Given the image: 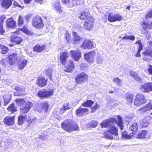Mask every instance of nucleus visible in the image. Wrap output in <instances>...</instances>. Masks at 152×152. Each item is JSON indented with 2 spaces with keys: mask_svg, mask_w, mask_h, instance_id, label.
<instances>
[{
  "mask_svg": "<svg viewBox=\"0 0 152 152\" xmlns=\"http://www.w3.org/2000/svg\"><path fill=\"white\" fill-rule=\"evenodd\" d=\"M70 108L69 107V103L64 104L62 107L60 109L61 112L64 113L66 110H69Z\"/></svg>",
  "mask_w": 152,
  "mask_h": 152,
  "instance_id": "49",
  "label": "nucleus"
},
{
  "mask_svg": "<svg viewBox=\"0 0 152 152\" xmlns=\"http://www.w3.org/2000/svg\"><path fill=\"white\" fill-rule=\"evenodd\" d=\"M27 62V61L25 59L20 61L18 65V69L22 70L24 69L26 66Z\"/></svg>",
  "mask_w": 152,
  "mask_h": 152,
  "instance_id": "39",
  "label": "nucleus"
},
{
  "mask_svg": "<svg viewBox=\"0 0 152 152\" xmlns=\"http://www.w3.org/2000/svg\"><path fill=\"white\" fill-rule=\"evenodd\" d=\"M37 3H39L41 4L43 3V0H34Z\"/></svg>",
  "mask_w": 152,
  "mask_h": 152,
  "instance_id": "64",
  "label": "nucleus"
},
{
  "mask_svg": "<svg viewBox=\"0 0 152 152\" xmlns=\"http://www.w3.org/2000/svg\"><path fill=\"white\" fill-rule=\"evenodd\" d=\"M140 25L142 28L144 34L147 35L150 33L149 30L152 29V20L148 22L143 21Z\"/></svg>",
  "mask_w": 152,
  "mask_h": 152,
  "instance_id": "10",
  "label": "nucleus"
},
{
  "mask_svg": "<svg viewBox=\"0 0 152 152\" xmlns=\"http://www.w3.org/2000/svg\"><path fill=\"white\" fill-rule=\"evenodd\" d=\"M61 126L63 129L68 132L79 130L77 123L70 119H67L62 123Z\"/></svg>",
  "mask_w": 152,
  "mask_h": 152,
  "instance_id": "2",
  "label": "nucleus"
},
{
  "mask_svg": "<svg viewBox=\"0 0 152 152\" xmlns=\"http://www.w3.org/2000/svg\"><path fill=\"white\" fill-rule=\"evenodd\" d=\"M138 129L137 123L136 122L132 123L129 127V130L131 131V134L134 136L137 132Z\"/></svg>",
  "mask_w": 152,
  "mask_h": 152,
  "instance_id": "35",
  "label": "nucleus"
},
{
  "mask_svg": "<svg viewBox=\"0 0 152 152\" xmlns=\"http://www.w3.org/2000/svg\"><path fill=\"white\" fill-rule=\"evenodd\" d=\"M126 100L127 104L131 105L134 99V95L133 94L130 93H127L125 95Z\"/></svg>",
  "mask_w": 152,
  "mask_h": 152,
  "instance_id": "34",
  "label": "nucleus"
},
{
  "mask_svg": "<svg viewBox=\"0 0 152 152\" xmlns=\"http://www.w3.org/2000/svg\"><path fill=\"white\" fill-rule=\"evenodd\" d=\"M65 38L67 42L69 43L72 40V37L71 34L67 31L64 34Z\"/></svg>",
  "mask_w": 152,
  "mask_h": 152,
  "instance_id": "48",
  "label": "nucleus"
},
{
  "mask_svg": "<svg viewBox=\"0 0 152 152\" xmlns=\"http://www.w3.org/2000/svg\"><path fill=\"white\" fill-rule=\"evenodd\" d=\"M6 17L4 15L0 16V35H3L5 31L4 27V22Z\"/></svg>",
  "mask_w": 152,
  "mask_h": 152,
  "instance_id": "33",
  "label": "nucleus"
},
{
  "mask_svg": "<svg viewBox=\"0 0 152 152\" xmlns=\"http://www.w3.org/2000/svg\"><path fill=\"white\" fill-rule=\"evenodd\" d=\"M5 24L8 28L15 29L16 27V21L12 17L7 19Z\"/></svg>",
  "mask_w": 152,
  "mask_h": 152,
  "instance_id": "26",
  "label": "nucleus"
},
{
  "mask_svg": "<svg viewBox=\"0 0 152 152\" xmlns=\"http://www.w3.org/2000/svg\"><path fill=\"white\" fill-rule=\"evenodd\" d=\"M91 17H93L90 15V13L89 11L85 10L80 12L78 16V18L81 20H88Z\"/></svg>",
  "mask_w": 152,
  "mask_h": 152,
  "instance_id": "23",
  "label": "nucleus"
},
{
  "mask_svg": "<svg viewBox=\"0 0 152 152\" xmlns=\"http://www.w3.org/2000/svg\"><path fill=\"white\" fill-rule=\"evenodd\" d=\"M140 91L143 93H148L152 91V83L148 82L140 86Z\"/></svg>",
  "mask_w": 152,
  "mask_h": 152,
  "instance_id": "18",
  "label": "nucleus"
},
{
  "mask_svg": "<svg viewBox=\"0 0 152 152\" xmlns=\"http://www.w3.org/2000/svg\"><path fill=\"white\" fill-rule=\"evenodd\" d=\"M7 58L8 59L7 63L10 66L14 65L17 61L18 58V55L16 53L8 54Z\"/></svg>",
  "mask_w": 152,
  "mask_h": 152,
  "instance_id": "13",
  "label": "nucleus"
},
{
  "mask_svg": "<svg viewBox=\"0 0 152 152\" xmlns=\"http://www.w3.org/2000/svg\"><path fill=\"white\" fill-rule=\"evenodd\" d=\"M152 110V101H151L145 106L140 108L138 110L140 113H143L146 112H150Z\"/></svg>",
  "mask_w": 152,
  "mask_h": 152,
  "instance_id": "21",
  "label": "nucleus"
},
{
  "mask_svg": "<svg viewBox=\"0 0 152 152\" xmlns=\"http://www.w3.org/2000/svg\"><path fill=\"white\" fill-rule=\"evenodd\" d=\"M31 103L30 102H27L22 104L20 109V114L24 115L27 113L31 108Z\"/></svg>",
  "mask_w": 152,
  "mask_h": 152,
  "instance_id": "16",
  "label": "nucleus"
},
{
  "mask_svg": "<svg viewBox=\"0 0 152 152\" xmlns=\"http://www.w3.org/2000/svg\"><path fill=\"white\" fill-rule=\"evenodd\" d=\"M45 73L46 75L48 77L49 80H53V79L52 75V71L49 70H47L46 71Z\"/></svg>",
  "mask_w": 152,
  "mask_h": 152,
  "instance_id": "53",
  "label": "nucleus"
},
{
  "mask_svg": "<svg viewBox=\"0 0 152 152\" xmlns=\"http://www.w3.org/2000/svg\"><path fill=\"white\" fill-rule=\"evenodd\" d=\"M1 6L5 9H9L12 5L13 0H0Z\"/></svg>",
  "mask_w": 152,
  "mask_h": 152,
  "instance_id": "30",
  "label": "nucleus"
},
{
  "mask_svg": "<svg viewBox=\"0 0 152 152\" xmlns=\"http://www.w3.org/2000/svg\"><path fill=\"white\" fill-rule=\"evenodd\" d=\"M95 53V51H93L85 53L84 55L85 60L89 63H93L94 61Z\"/></svg>",
  "mask_w": 152,
  "mask_h": 152,
  "instance_id": "19",
  "label": "nucleus"
},
{
  "mask_svg": "<svg viewBox=\"0 0 152 152\" xmlns=\"http://www.w3.org/2000/svg\"><path fill=\"white\" fill-rule=\"evenodd\" d=\"M53 89L50 88L47 90L46 89H43L39 91L37 96L41 99L49 98L53 95Z\"/></svg>",
  "mask_w": 152,
  "mask_h": 152,
  "instance_id": "4",
  "label": "nucleus"
},
{
  "mask_svg": "<svg viewBox=\"0 0 152 152\" xmlns=\"http://www.w3.org/2000/svg\"><path fill=\"white\" fill-rule=\"evenodd\" d=\"M113 81L114 83L119 85H120L121 83V80L118 77L113 78Z\"/></svg>",
  "mask_w": 152,
  "mask_h": 152,
  "instance_id": "55",
  "label": "nucleus"
},
{
  "mask_svg": "<svg viewBox=\"0 0 152 152\" xmlns=\"http://www.w3.org/2000/svg\"><path fill=\"white\" fill-rule=\"evenodd\" d=\"M89 126L93 128L96 127L97 125V122L96 121H92L89 123Z\"/></svg>",
  "mask_w": 152,
  "mask_h": 152,
  "instance_id": "59",
  "label": "nucleus"
},
{
  "mask_svg": "<svg viewBox=\"0 0 152 152\" xmlns=\"http://www.w3.org/2000/svg\"><path fill=\"white\" fill-rule=\"evenodd\" d=\"M20 31L28 36H31L34 34L33 32L28 29V26L26 24L23 26L21 28H17L15 31L12 32L11 33L19 34Z\"/></svg>",
  "mask_w": 152,
  "mask_h": 152,
  "instance_id": "9",
  "label": "nucleus"
},
{
  "mask_svg": "<svg viewBox=\"0 0 152 152\" xmlns=\"http://www.w3.org/2000/svg\"><path fill=\"white\" fill-rule=\"evenodd\" d=\"M130 75L131 77L135 80L138 81L141 80V79L140 77L135 72L131 71L130 72Z\"/></svg>",
  "mask_w": 152,
  "mask_h": 152,
  "instance_id": "45",
  "label": "nucleus"
},
{
  "mask_svg": "<svg viewBox=\"0 0 152 152\" xmlns=\"http://www.w3.org/2000/svg\"><path fill=\"white\" fill-rule=\"evenodd\" d=\"M0 49L1 50V53L3 54H7L9 50V49L8 47L0 44Z\"/></svg>",
  "mask_w": 152,
  "mask_h": 152,
  "instance_id": "42",
  "label": "nucleus"
},
{
  "mask_svg": "<svg viewBox=\"0 0 152 152\" xmlns=\"http://www.w3.org/2000/svg\"><path fill=\"white\" fill-rule=\"evenodd\" d=\"M88 79V75L83 72L77 74L75 77V83L77 84L85 83Z\"/></svg>",
  "mask_w": 152,
  "mask_h": 152,
  "instance_id": "6",
  "label": "nucleus"
},
{
  "mask_svg": "<svg viewBox=\"0 0 152 152\" xmlns=\"http://www.w3.org/2000/svg\"><path fill=\"white\" fill-rule=\"evenodd\" d=\"M147 102V100L144 94L140 93H137L135 96L134 105L136 107H139L142 105H144Z\"/></svg>",
  "mask_w": 152,
  "mask_h": 152,
  "instance_id": "5",
  "label": "nucleus"
},
{
  "mask_svg": "<svg viewBox=\"0 0 152 152\" xmlns=\"http://www.w3.org/2000/svg\"><path fill=\"white\" fill-rule=\"evenodd\" d=\"M66 68L64 70V72H71L75 68L74 63L73 61L69 60L68 61L67 66Z\"/></svg>",
  "mask_w": 152,
  "mask_h": 152,
  "instance_id": "28",
  "label": "nucleus"
},
{
  "mask_svg": "<svg viewBox=\"0 0 152 152\" xmlns=\"http://www.w3.org/2000/svg\"><path fill=\"white\" fill-rule=\"evenodd\" d=\"M15 91L14 92V96L21 97L25 96L26 88L23 86L18 84L15 86L14 88Z\"/></svg>",
  "mask_w": 152,
  "mask_h": 152,
  "instance_id": "7",
  "label": "nucleus"
},
{
  "mask_svg": "<svg viewBox=\"0 0 152 152\" xmlns=\"http://www.w3.org/2000/svg\"><path fill=\"white\" fill-rule=\"evenodd\" d=\"M122 39L128 40L130 39L132 41H133L135 39L134 36L133 35L128 36L126 35L124 36L122 38Z\"/></svg>",
  "mask_w": 152,
  "mask_h": 152,
  "instance_id": "52",
  "label": "nucleus"
},
{
  "mask_svg": "<svg viewBox=\"0 0 152 152\" xmlns=\"http://www.w3.org/2000/svg\"><path fill=\"white\" fill-rule=\"evenodd\" d=\"M142 59L145 61H148L152 58V49L147 48L142 52Z\"/></svg>",
  "mask_w": 152,
  "mask_h": 152,
  "instance_id": "15",
  "label": "nucleus"
},
{
  "mask_svg": "<svg viewBox=\"0 0 152 152\" xmlns=\"http://www.w3.org/2000/svg\"><path fill=\"white\" fill-rule=\"evenodd\" d=\"M145 17V19L152 18V9L149 10Z\"/></svg>",
  "mask_w": 152,
  "mask_h": 152,
  "instance_id": "57",
  "label": "nucleus"
},
{
  "mask_svg": "<svg viewBox=\"0 0 152 152\" xmlns=\"http://www.w3.org/2000/svg\"><path fill=\"white\" fill-rule=\"evenodd\" d=\"M70 53L71 57L75 61H78L82 57L81 52L79 50H71Z\"/></svg>",
  "mask_w": 152,
  "mask_h": 152,
  "instance_id": "24",
  "label": "nucleus"
},
{
  "mask_svg": "<svg viewBox=\"0 0 152 152\" xmlns=\"http://www.w3.org/2000/svg\"><path fill=\"white\" fill-rule=\"evenodd\" d=\"M26 119L25 116L19 115L18 117V123L19 125H22Z\"/></svg>",
  "mask_w": 152,
  "mask_h": 152,
  "instance_id": "47",
  "label": "nucleus"
},
{
  "mask_svg": "<svg viewBox=\"0 0 152 152\" xmlns=\"http://www.w3.org/2000/svg\"><path fill=\"white\" fill-rule=\"evenodd\" d=\"M94 103V102L91 100H87L85 102L82 103L81 105L85 107H91Z\"/></svg>",
  "mask_w": 152,
  "mask_h": 152,
  "instance_id": "41",
  "label": "nucleus"
},
{
  "mask_svg": "<svg viewBox=\"0 0 152 152\" xmlns=\"http://www.w3.org/2000/svg\"><path fill=\"white\" fill-rule=\"evenodd\" d=\"M32 0H23L24 2L26 4H29Z\"/></svg>",
  "mask_w": 152,
  "mask_h": 152,
  "instance_id": "63",
  "label": "nucleus"
},
{
  "mask_svg": "<svg viewBox=\"0 0 152 152\" xmlns=\"http://www.w3.org/2000/svg\"><path fill=\"white\" fill-rule=\"evenodd\" d=\"M15 101L17 104H22L23 103L24 104L26 102L24 99L23 98H18L15 99Z\"/></svg>",
  "mask_w": 152,
  "mask_h": 152,
  "instance_id": "56",
  "label": "nucleus"
},
{
  "mask_svg": "<svg viewBox=\"0 0 152 152\" xmlns=\"http://www.w3.org/2000/svg\"><path fill=\"white\" fill-rule=\"evenodd\" d=\"M31 23L32 26L37 28H41L44 26V24L41 18L38 16H36L33 18Z\"/></svg>",
  "mask_w": 152,
  "mask_h": 152,
  "instance_id": "11",
  "label": "nucleus"
},
{
  "mask_svg": "<svg viewBox=\"0 0 152 152\" xmlns=\"http://www.w3.org/2000/svg\"><path fill=\"white\" fill-rule=\"evenodd\" d=\"M89 112L88 109L86 108H83L80 107L75 110V114L77 116H83L88 114Z\"/></svg>",
  "mask_w": 152,
  "mask_h": 152,
  "instance_id": "22",
  "label": "nucleus"
},
{
  "mask_svg": "<svg viewBox=\"0 0 152 152\" xmlns=\"http://www.w3.org/2000/svg\"><path fill=\"white\" fill-rule=\"evenodd\" d=\"M53 7L54 9L56 10L57 13L61 14L63 12V10L62 9L60 1H55L53 5Z\"/></svg>",
  "mask_w": 152,
  "mask_h": 152,
  "instance_id": "32",
  "label": "nucleus"
},
{
  "mask_svg": "<svg viewBox=\"0 0 152 152\" xmlns=\"http://www.w3.org/2000/svg\"><path fill=\"white\" fill-rule=\"evenodd\" d=\"M135 44H137L138 46L137 47V50L135 56L136 57H141L140 52L142 50L143 48V45L140 40H137L135 42Z\"/></svg>",
  "mask_w": 152,
  "mask_h": 152,
  "instance_id": "36",
  "label": "nucleus"
},
{
  "mask_svg": "<svg viewBox=\"0 0 152 152\" xmlns=\"http://www.w3.org/2000/svg\"><path fill=\"white\" fill-rule=\"evenodd\" d=\"M121 135L122 137L125 138L126 139H129L132 138V134H127V132L126 131H124L122 133Z\"/></svg>",
  "mask_w": 152,
  "mask_h": 152,
  "instance_id": "51",
  "label": "nucleus"
},
{
  "mask_svg": "<svg viewBox=\"0 0 152 152\" xmlns=\"http://www.w3.org/2000/svg\"><path fill=\"white\" fill-rule=\"evenodd\" d=\"M99 107V105L97 103H96L92 107H91V113H94L96 111V110L98 109Z\"/></svg>",
  "mask_w": 152,
  "mask_h": 152,
  "instance_id": "50",
  "label": "nucleus"
},
{
  "mask_svg": "<svg viewBox=\"0 0 152 152\" xmlns=\"http://www.w3.org/2000/svg\"><path fill=\"white\" fill-rule=\"evenodd\" d=\"M117 119L114 118H111L108 119H106L103 121L100 124L102 128H107L110 126V123H115L119 126L121 130H122L124 128V123L123 119L119 115L116 116Z\"/></svg>",
  "mask_w": 152,
  "mask_h": 152,
  "instance_id": "1",
  "label": "nucleus"
},
{
  "mask_svg": "<svg viewBox=\"0 0 152 152\" xmlns=\"http://www.w3.org/2000/svg\"><path fill=\"white\" fill-rule=\"evenodd\" d=\"M7 110L11 114L14 113L17 110L16 107L15 106L14 103H12L9 105L7 108Z\"/></svg>",
  "mask_w": 152,
  "mask_h": 152,
  "instance_id": "38",
  "label": "nucleus"
},
{
  "mask_svg": "<svg viewBox=\"0 0 152 152\" xmlns=\"http://www.w3.org/2000/svg\"><path fill=\"white\" fill-rule=\"evenodd\" d=\"M72 42L74 44H79L82 41L83 39L75 31L72 32Z\"/></svg>",
  "mask_w": 152,
  "mask_h": 152,
  "instance_id": "27",
  "label": "nucleus"
},
{
  "mask_svg": "<svg viewBox=\"0 0 152 152\" xmlns=\"http://www.w3.org/2000/svg\"><path fill=\"white\" fill-rule=\"evenodd\" d=\"M46 45L45 44L41 45L39 44H36L33 48V52L40 53L44 51L45 50Z\"/></svg>",
  "mask_w": 152,
  "mask_h": 152,
  "instance_id": "31",
  "label": "nucleus"
},
{
  "mask_svg": "<svg viewBox=\"0 0 152 152\" xmlns=\"http://www.w3.org/2000/svg\"><path fill=\"white\" fill-rule=\"evenodd\" d=\"M149 124V121L146 117L141 120L140 121V125L142 128L146 127Z\"/></svg>",
  "mask_w": 152,
  "mask_h": 152,
  "instance_id": "37",
  "label": "nucleus"
},
{
  "mask_svg": "<svg viewBox=\"0 0 152 152\" xmlns=\"http://www.w3.org/2000/svg\"><path fill=\"white\" fill-rule=\"evenodd\" d=\"M48 79L44 76H38L36 80V84L40 88H42L46 86L48 83Z\"/></svg>",
  "mask_w": 152,
  "mask_h": 152,
  "instance_id": "17",
  "label": "nucleus"
},
{
  "mask_svg": "<svg viewBox=\"0 0 152 152\" xmlns=\"http://www.w3.org/2000/svg\"><path fill=\"white\" fill-rule=\"evenodd\" d=\"M11 99V96L10 94H7L3 97L4 105L6 106L10 102Z\"/></svg>",
  "mask_w": 152,
  "mask_h": 152,
  "instance_id": "40",
  "label": "nucleus"
},
{
  "mask_svg": "<svg viewBox=\"0 0 152 152\" xmlns=\"http://www.w3.org/2000/svg\"><path fill=\"white\" fill-rule=\"evenodd\" d=\"M91 18L86 20L83 23V27L85 30L90 31L94 26V19L93 17Z\"/></svg>",
  "mask_w": 152,
  "mask_h": 152,
  "instance_id": "14",
  "label": "nucleus"
},
{
  "mask_svg": "<svg viewBox=\"0 0 152 152\" xmlns=\"http://www.w3.org/2000/svg\"><path fill=\"white\" fill-rule=\"evenodd\" d=\"M70 0H61V2L63 4H66L70 3Z\"/></svg>",
  "mask_w": 152,
  "mask_h": 152,
  "instance_id": "62",
  "label": "nucleus"
},
{
  "mask_svg": "<svg viewBox=\"0 0 152 152\" xmlns=\"http://www.w3.org/2000/svg\"><path fill=\"white\" fill-rule=\"evenodd\" d=\"M45 73L46 75L48 77L49 80H53V79L52 75V71L49 70H47L46 71Z\"/></svg>",
  "mask_w": 152,
  "mask_h": 152,
  "instance_id": "54",
  "label": "nucleus"
},
{
  "mask_svg": "<svg viewBox=\"0 0 152 152\" xmlns=\"http://www.w3.org/2000/svg\"><path fill=\"white\" fill-rule=\"evenodd\" d=\"M118 134V128L113 126H110L109 129L104 132V137L111 140H113V135L117 137Z\"/></svg>",
  "mask_w": 152,
  "mask_h": 152,
  "instance_id": "3",
  "label": "nucleus"
},
{
  "mask_svg": "<svg viewBox=\"0 0 152 152\" xmlns=\"http://www.w3.org/2000/svg\"><path fill=\"white\" fill-rule=\"evenodd\" d=\"M15 116H10L7 115L3 119V122L7 126H13L15 124Z\"/></svg>",
  "mask_w": 152,
  "mask_h": 152,
  "instance_id": "20",
  "label": "nucleus"
},
{
  "mask_svg": "<svg viewBox=\"0 0 152 152\" xmlns=\"http://www.w3.org/2000/svg\"><path fill=\"white\" fill-rule=\"evenodd\" d=\"M13 5L15 7H18L22 8H24L23 6H21L16 1H14L13 2Z\"/></svg>",
  "mask_w": 152,
  "mask_h": 152,
  "instance_id": "60",
  "label": "nucleus"
},
{
  "mask_svg": "<svg viewBox=\"0 0 152 152\" xmlns=\"http://www.w3.org/2000/svg\"><path fill=\"white\" fill-rule=\"evenodd\" d=\"M147 131L146 130H142L138 133L137 135V138L140 139H143L145 138L147 134Z\"/></svg>",
  "mask_w": 152,
  "mask_h": 152,
  "instance_id": "43",
  "label": "nucleus"
},
{
  "mask_svg": "<svg viewBox=\"0 0 152 152\" xmlns=\"http://www.w3.org/2000/svg\"><path fill=\"white\" fill-rule=\"evenodd\" d=\"M35 120V118H32L31 117H29L28 119L26 120V122L28 123V126H29L31 125L32 123Z\"/></svg>",
  "mask_w": 152,
  "mask_h": 152,
  "instance_id": "58",
  "label": "nucleus"
},
{
  "mask_svg": "<svg viewBox=\"0 0 152 152\" xmlns=\"http://www.w3.org/2000/svg\"><path fill=\"white\" fill-rule=\"evenodd\" d=\"M18 25L19 27L22 26L24 24V20L23 17L21 15L18 16Z\"/></svg>",
  "mask_w": 152,
  "mask_h": 152,
  "instance_id": "46",
  "label": "nucleus"
},
{
  "mask_svg": "<svg viewBox=\"0 0 152 152\" xmlns=\"http://www.w3.org/2000/svg\"><path fill=\"white\" fill-rule=\"evenodd\" d=\"M96 47L95 43L93 41L88 39H85L80 45L81 48L86 49H91Z\"/></svg>",
  "mask_w": 152,
  "mask_h": 152,
  "instance_id": "8",
  "label": "nucleus"
},
{
  "mask_svg": "<svg viewBox=\"0 0 152 152\" xmlns=\"http://www.w3.org/2000/svg\"><path fill=\"white\" fill-rule=\"evenodd\" d=\"M69 57L68 53L66 51L61 53L59 56V59L60 63L63 65L66 64L67 58Z\"/></svg>",
  "mask_w": 152,
  "mask_h": 152,
  "instance_id": "25",
  "label": "nucleus"
},
{
  "mask_svg": "<svg viewBox=\"0 0 152 152\" xmlns=\"http://www.w3.org/2000/svg\"><path fill=\"white\" fill-rule=\"evenodd\" d=\"M107 19L109 22H113L121 21L123 18L122 16L118 13L113 14V13H108Z\"/></svg>",
  "mask_w": 152,
  "mask_h": 152,
  "instance_id": "12",
  "label": "nucleus"
},
{
  "mask_svg": "<svg viewBox=\"0 0 152 152\" xmlns=\"http://www.w3.org/2000/svg\"><path fill=\"white\" fill-rule=\"evenodd\" d=\"M149 66L148 69V71L149 74L152 75V66L149 65Z\"/></svg>",
  "mask_w": 152,
  "mask_h": 152,
  "instance_id": "61",
  "label": "nucleus"
},
{
  "mask_svg": "<svg viewBox=\"0 0 152 152\" xmlns=\"http://www.w3.org/2000/svg\"><path fill=\"white\" fill-rule=\"evenodd\" d=\"M49 104L47 102H42L40 104V107L45 112H47L48 109Z\"/></svg>",
  "mask_w": 152,
  "mask_h": 152,
  "instance_id": "44",
  "label": "nucleus"
},
{
  "mask_svg": "<svg viewBox=\"0 0 152 152\" xmlns=\"http://www.w3.org/2000/svg\"><path fill=\"white\" fill-rule=\"evenodd\" d=\"M10 40L12 43L15 45H18L23 42V39L19 37L12 35L10 36Z\"/></svg>",
  "mask_w": 152,
  "mask_h": 152,
  "instance_id": "29",
  "label": "nucleus"
}]
</instances>
